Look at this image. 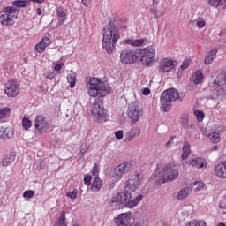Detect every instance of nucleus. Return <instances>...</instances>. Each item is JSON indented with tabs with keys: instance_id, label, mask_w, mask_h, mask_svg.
<instances>
[{
	"instance_id": "9",
	"label": "nucleus",
	"mask_w": 226,
	"mask_h": 226,
	"mask_svg": "<svg viewBox=\"0 0 226 226\" xmlns=\"http://www.w3.org/2000/svg\"><path fill=\"white\" fill-rule=\"evenodd\" d=\"M130 170H132V164L130 162L121 163L114 169L112 181H115V183L121 181V179H123L125 174H128Z\"/></svg>"
},
{
	"instance_id": "57",
	"label": "nucleus",
	"mask_w": 226,
	"mask_h": 226,
	"mask_svg": "<svg viewBox=\"0 0 226 226\" xmlns=\"http://www.w3.org/2000/svg\"><path fill=\"white\" fill-rule=\"evenodd\" d=\"M172 142H174V139H171V140L168 141V142L165 144L166 147H169V145L171 144Z\"/></svg>"
},
{
	"instance_id": "48",
	"label": "nucleus",
	"mask_w": 226,
	"mask_h": 226,
	"mask_svg": "<svg viewBox=\"0 0 226 226\" xmlns=\"http://www.w3.org/2000/svg\"><path fill=\"white\" fill-rule=\"evenodd\" d=\"M223 94H225V90L223 88L217 90V96H223Z\"/></svg>"
},
{
	"instance_id": "1",
	"label": "nucleus",
	"mask_w": 226,
	"mask_h": 226,
	"mask_svg": "<svg viewBox=\"0 0 226 226\" xmlns=\"http://www.w3.org/2000/svg\"><path fill=\"white\" fill-rule=\"evenodd\" d=\"M109 94V88L102 79L93 77L88 80V95L95 99L92 107V116L96 123H105L107 121V112L103 108V96Z\"/></svg>"
},
{
	"instance_id": "23",
	"label": "nucleus",
	"mask_w": 226,
	"mask_h": 226,
	"mask_svg": "<svg viewBox=\"0 0 226 226\" xmlns=\"http://www.w3.org/2000/svg\"><path fill=\"white\" fill-rule=\"evenodd\" d=\"M216 54H218V49H211L205 56V64H211Z\"/></svg>"
},
{
	"instance_id": "42",
	"label": "nucleus",
	"mask_w": 226,
	"mask_h": 226,
	"mask_svg": "<svg viewBox=\"0 0 226 226\" xmlns=\"http://www.w3.org/2000/svg\"><path fill=\"white\" fill-rule=\"evenodd\" d=\"M124 132H123V130L117 131L115 132L116 139H117V140H121V139H123V137L124 135Z\"/></svg>"
},
{
	"instance_id": "47",
	"label": "nucleus",
	"mask_w": 226,
	"mask_h": 226,
	"mask_svg": "<svg viewBox=\"0 0 226 226\" xmlns=\"http://www.w3.org/2000/svg\"><path fill=\"white\" fill-rule=\"evenodd\" d=\"M142 93H143L144 96H149V94H151V90L149 88L146 87L143 89Z\"/></svg>"
},
{
	"instance_id": "34",
	"label": "nucleus",
	"mask_w": 226,
	"mask_h": 226,
	"mask_svg": "<svg viewBox=\"0 0 226 226\" xmlns=\"http://www.w3.org/2000/svg\"><path fill=\"white\" fill-rule=\"evenodd\" d=\"M79 149V156H84L89 151V145L87 143H82Z\"/></svg>"
},
{
	"instance_id": "55",
	"label": "nucleus",
	"mask_w": 226,
	"mask_h": 226,
	"mask_svg": "<svg viewBox=\"0 0 226 226\" xmlns=\"http://www.w3.org/2000/svg\"><path fill=\"white\" fill-rule=\"evenodd\" d=\"M162 15H163V13L159 11V12H156L155 18L162 17Z\"/></svg>"
},
{
	"instance_id": "21",
	"label": "nucleus",
	"mask_w": 226,
	"mask_h": 226,
	"mask_svg": "<svg viewBox=\"0 0 226 226\" xmlns=\"http://www.w3.org/2000/svg\"><path fill=\"white\" fill-rule=\"evenodd\" d=\"M102 186H103V180H102L100 177H95L91 185L92 192H100Z\"/></svg>"
},
{
	"instance_id": "44",
	"label": "nucleus",
	"mask_w": 226,
	"mask_h": 226,
	"mask_svg": "<svg viewBox=\"0 0 226 226\" xmlns=\"http://www.w3.org/2000/svg\"><path fill=\"white\" fill-rule=\"evenodd\" d=\"M190 66V60L186 59L182 63L181 70H186Z\"/></svg>"
},
{
	"instance_id": "18",
	"label": "nucleus",
	"mask_w": 226,
	"mask_h": 226,
	"mask_svg": "<svg viewBox=\"0 0 226 226\" xmlns=\"http://www.w3.org/2000/svg\"><path fill=\"white\" fill-rule=\"evenodd\" d=\"M13 128L11 127H0V139L2 140H8L13 137Z\"/></svg>"
},
{
	"instance_id": "24",
	"label": "nucleus",
	"mask_w": 226,
	"mask_h": 226,
	"mask_svg": "<svg viewBox=\"0 0 226 226\" xmlns=\"http://www.w3.org/2000/svg\"><path fill=\"white\" fill-rule=\"evenodd\" d=\"M202 80H204V74L202 73V72H200V70L196 71L195 73L192 75L193 84L197 86L199 84H201Z\"/></svg>"
},
{
	"instance_id": "49",
	"label": "nucleus",
	"mask_w": 226,
	"mask_h": 226,
	"mask_svg": "<svg viewBox=\"0 0 226 226\" xmlns=\"http://www.w3.org/2000/svg\"><path fill=\"white\" fill-rule=\"evenodd\" d=\"M81 3L84 6H89V4H91V0H81Z\"/></svg>"
},
{
	"instance_id": "32",
	"label": "nucleus",
	"mask_w": 226,
	"mask_h": 226,
	"mask_svg": "<svg viewBox=\"0 0 226 226\" xmlns=\"http://www.w3.org/2000/svg\"><path fill=\"white\" fill-rule=\"evenodd\" d=\"M226 0H208V4L210 6H214L215 8H218V6H222L225 4Z\"/></svg>"
},
{
	"instance_id": "22",
	"label": "nucleus",
	"mask_w": 226,
	"mask_h": 226,
	"mask_svg": "<svg viewBox=\"0 0 226 226\" xmlns=\"http://www.w3.org/2000/svg\"><path fill=\"white\" fill-rule=\"evenodd\" d=\"M56 17H58V26H63L66 22V11L63 9H56Z\"/></svg>"
},
{
	"instance_id": "61",
	"label": "nucleus",
	"mask_w": 226,
	"mask_h": 226,
	"mask_svg": "<svg viewBox=\"0 0 226 226\" xmlns=\"http://www.w3.org/2000/svg\"><path fill=\"white\" fill-rule=\"evenodd\" d=\"M163 226H170V225H169V224H167V223L164 222V223H163Z\"/></svg>"
},
{
	"instance_id": "33",
	"label": "nucleus",
	"mask_w": 226,
	"mask_h": 226,
	"mask_svg": "<svg viewBox=\"0 0 226 226\" xmlns=\"http://www.w3.org/2000/svg\"><path fill=\"white\" fill-rule=\"evenodd\" d=\"M185 226H207L206 222L204 221H197V220H192L189 221Z\"/></svg>"
},
{
	"instance_id": "8",
	"label": "nucleus",
	"mask_w": 226,
	"mask_h": 226,
	"mask_svg": "<svg viewBox=\"0 0 226 226\" xmlns=\"http://www.w3.org/2000/svg\"><path fill=\"white\" fill-rule=\"evenodd\" d=\"M120 61L124 64L139 63V49H124L121 51Z\"/></svg>"
},
{
	"instance_id": "36",
	"label": "nucleus",
	"mask_w": 226,
	"mask_h": 226,
	"mask_svg": "<svg viewBox=\"0 0 226 226\" xmlns=\"http://www.w3.org/2000/svg\"><path fill=\"white\" fill-rule=\"evenodd\" d=\"M196 26L199 27V29L206 27V19L198 18V19H196Z\"/></svg>"
},
{
	"instance_id": "40",
	"label": "nucleus",
	"mask_w": 226,
	"mask_h": 226,
	"mask_svg": "<svg viewBox=\"0 0 226 226\" xmlns=\"http://www.w3.org/2000/svg\"><path fill=\"white\" fill-rule=\"evenodd\" d=\"M77 193H78L77 190L74 189L72 192H67L66 195L70 199L75 200L77 199Z\"/></svg>"
},
{
	"instance_id": "15",
	"label": "nucleus",
	"mask_w": 226,
	"mask_h": 226,
	"mask_svg": "<svg viewBox=\"0 0 226 226\" xmlns=\"http://www.w3.org/2000/svg\"><path fill=\"white\" fill-rule=\"evenodd\" d=\"M15 158H17V153L11 152L8 154H5L0 162V165L2 167H10L13 162H15Z\"/></svg>"
},
{
	"instance_id": "13",
	"label": "nucleus",
	"mask_w": 226,
	"mask_h": 226,
	"mask_svg": "<svg viewBox=\"0 0 226 226\" xmlns=\"http://www.w3.org/2000/svg\"><path fill=\"white\" fill-rule=\"evenodd\" d=\"M176 64H177V62L169 58H164L160 64L159 70L162 73H167V72L174 70V68H176Z\"/></svg>"
},
{
	"instance_id": "25",
	"label": "nucleus",
	"mask_w": 226,
	"mask_h": 226,
	"mask_svg": "<svg viewBox=\"0 0 226 226\" xmlns=\"http://www.w3.org/2000/svg\"><path fill=\"white\" fill-rule=\"evenodd\" d=\"M145 40L144 39H126L124 41V43L126 45H132V47H140L144 43Z\"/></svg>"
},
{
	"instance_id": "51",
	"label": "nucleus",
	"mask_w": 226,
	"mask_h": 226,
	"mask_svg": "<svg viewBox=\"0 0 226 226\" xmlns=\"http://www.w3.org/2000/svg\"><path fill=\"white\" fill-rule=\"evenodd\" d=\"M160 3V0H152L153 6H158V4Z\"/></svg>"
},
{
	"instance_id": "3",
	"label": "nucleus",
	"mask_w": 226,
	"mask_h": 226,
	"mask_svg": "<svg viewBox=\"0 0 226 226\" xmlns=\"http://www.w3.org/2000/svg\"><path fill=\"white\" fill-rule=\"evenodd\" d=\"M121 38L119 28L112 22H109L102 30V47L108 54H112L116 47V43Z\"/></svg>"
},
{
	"instance_id": "52",
	"label": "nucleus",
	"mask_w": 226,
	"mask_h": 226,
	"mask_svg": "<svg viewBox=\"0 0 226 226\" xmlns=\"http://www.w3.org/2000/svg\"><path fill=\"white\" fill-rule=\"evenodd\" d=\"M150 13H153L154 15H156V13H160V11H158L156 9H151Z\"/></svg>"
},
{
	"instance_id": "29",
	"label": "nucleus",
	"mask_w": 226,
	"mask_h": 226,
	"mask_svg": "<svg viewBox=\"0 0 226 226\" xmlns=\"http://www.w3.org/2000/svg\"><path fill=\"white\" fill-rule=\"evenodd\" d=\"M11 109L10 108H4L0 109V121L1 119H6V117H10V114Z\"/></svg>"
},
{
	"instance_id": "28",
	"label": "nucleus",
	"mask_w": 226,
	"mask_h": 226,
	"mask_svg": "<svg viewBox=\"0 0 226 226\" xmlns=\"http://www.w3.org/2000/svg\"><path fill=\"white\" fill-rule=\"evenodd\" d=\"M67 82H69L71 89H73V87H75V84L77 83V76L72 73L69 74L67 76Z\"/></svg>"
},
{
	"instance_id": "41",
	"label": "nucleus",
	"mask_w": 226,
	"mask_h": 226,
	"mask_svg": "<svg viewBox=\"0 0 226 226\" xmlns=\"http://www.w3.org/2000/svg\"><path fill=\"white\" fill-rule=\"evenodd\" d=\"M100 173V168H98V164H94L93 168L92 174L93 176H95V177H99L98 174Z\"/></svg>"
},
{
	"instance_id": "46",
	"label": "nucleus",
	"mask_w": 226,
	"mask_h": 226,
	"mask_svg": "<svg viewBox=\"0 0 226 226\" xmlns=\"http://www.w3.org/2000/svg\"><path fill=\"white\" fill-rule=\"evenodd\" d=\"M64 66V63L61 62L59 64H56L54 67V70L56 72H59V70H61V68H63Z\"/></svg>"
},
{
	"instance_id": "17",
	"label": "nucleus",
	"mask_w": 226,
	"mask_h": 226,
	"mask_svg": "<svg viewBox=\"0 0 226 226\" xmlns=\"http://www.w3.org/2000/svg\"><path fill=\"white\" fill-rule=\"evenodd\" d=\"M188 163L191 165V167H194L195 169H206L207 167V162H206V160L200 157L192 159Z\"/></svg>"
},
{
	"instance_id": "31",
	"label": "nucleus",
	"mask_w": 226,
	"mask_h": 226,
	"mask_svg": "<svg viewBox=\"0 0 226 226\" xmlns=\"http://www.w3.org/2000/svg\"><path fill=\"white\" fill-rule=\"evenodd\" d=\"M22 126H23L24 130H26V132H27V130H29V128H31V126H33V122L27 117H23Z\"/></svg>"
},
{
	"instance_id": "53",
	"label": "nucleus",
	"mask_w": 226,
	"mask_h": 226,
	"mask_svg": "<svg viewBox=\"0 0 226 226\" xmlns=\"http://www.w3.org/2000/svg\"><path fill=\"white\" fill-rule=\"evenodd\" d=\"M36 12H37V15H41V13H43V11L41 10V8H37Z\"/></svg>"
},
{
	"instance_id": "20",
	"label": "nucleus",
	"mask_w": 226,
	"mask_h": 226,
	"mask_svg": "<svg viewBox=\"0 0 226 226\" xmlns=\"http://www.w3.org/2000/svg\"><path fill=\"white\" fill-rule=\"evenodd\" d=\"M215 174L221 179H226V162L216 165L215 168Z\"/></svg>"
},
{
	"instance_id": "45",
	"label": "nucleus",
	"mask_w": 226,
	"mask_h": 226,
	"mask_svg": "<svg viewBox=\"0 0 226 226\" xmlns=\"http://www.w3.org/2000/svg\"><path fill=\"white\" fill-rule=\"evenodd\" d=\"M54 77H56V73H54L53 71H49L46 73V79H48L49 80H52V79H54Z\"/></svg>"
},
{
	"instance_id": "12",
	"label": "nucleus",
	"mask_w": 226,
	"mask_h": 226,
	"mask_svg": "<svg viewBox=\"0 0 226 226\" xmlns=\"http://www.w3.org/2000/svg\"><path fill=\"white\" fill-rule=\"evenodd\" d=\"M35 130H37L38 134L41 135L44 132L49 130V122L43 115H38L34 119Z\"/></svg>"
},
{
	"instance_id": "50",
	"label": "nucleus",
	"mask_w": 226,
	"mask_h": 226,
	"mask_svg": "<svg viewBox=\"0 0 226 226\" xmlns=\"http://www.w3.org/2000/svg\"><path fill=\"white\" fill-rule=\"evenodd\" d=\"M130 226H141V224L139 222H132V221H131Z\"/></svg>"
},
{
	"instance_id": "26",
	"label": "nucleus",
	"mask_w": 226,
	"mask_h": 226,
	"mask_svg": "<svg viewBox=\"0 0 226 226\" xmlns=\"http://www.w3.org/2000/svg\"><path fill=\"white\" fill-rule=\"evenodd\" d=\"M192 153V149L190 148V143L185 141L183 146V154H182V160H186L190 154Z\"/></svg>"
},
{
	"instance_id": "54",
	"label": "nucleus",
	"mask_w": 226,
	"mask_h": 226,
	"mask_svg": "<svg viewBox=\"0 0 226 226\" xmlns=\"http://www.w3.org/2000/svg\"><path fill=\"white\" fill-rule=\"evenodd\" d=\"M182 123H183L184 124H186V123H188V118H187V117H183V118H182Z\"/></svg>"
},
{
	"instance_id": "43",
	"label": "nucleus",
	"mask_w": 226,
	"mask_h": 226,
	"mask_svg": "<svg viewBox=\"0 0 226 226\" xmlns=\"http://www.w3.org/2000/svg\"><path fill=\"white\" fill-rule=\"evenodd\" d=\"M91 179H92V177L91 175H86L85 177H84V183L87 186H89L91 185Z\"/></svg>"
},
{
	"instance_id": "58",
	"label": "nucleus",
	"mask_w": 226,
	"mask_h": 226,
	"mask_svg": "<svg viewBox=\"0 0 226 226\" xmlns=\"http://www.w3.org/2000/svg\"><path fill=\"white\" fill-rule=\"evenodd\" d=\"M217 149H218V146H214V147H213V150H214V151H216Z\"/></svg>"
},
{
	"instance_id": "14",
	"label": "nucleus",
	"mask_w": 226,
	"mask_h": 226,
	"mask_svg": "<svg viewBox=\"0 0 226 226\" xmlns=\"http://www.w3.org/2000/svg\"><path fill=\"white\" fill-rule=\"evenodd\" d=\"M114 222L117 226H130V222H133V218H132V215L124 213L115 217Z\"/></svg>"
},
{
	"instance_id": "62",
	"label": "nucleus",
	"mask_w": 226,
	"mask_h": 226,
	"mask_svg": "<svg viewBox=\"0 0 226 226\" xmlns=\"http://www.w3.org/2000/svg\"><path fill=\"white\" fill-rule=\"evenodd\" d=\"M72 226H79V224H74V225H72Z\"/></svg>"
},
{
	"instance_id": "30",
	"label": "nucleus",
	"mask_w": 226,
	"mask_h": 226,
	"mask_svg": "<svg viewBox=\"0 0 226 226\" xmlns=\"http://www.w3.org/2000/svg\"><path fill=\"white\" fill-rule=\"evenodd\" d=\"M208 139L212 142H215V144L222 140V139L220 138V133H218V132H211V133H209L208 134Z\"/></svg>"
},
{
	"instance_id": "60",
	"label": "nucleus",
	"mask_w": 226,
	"mask_h": 226,
	"mask_svg": "<svg viewBox=\"0 0 226 226\" xmlns=\"http://www.w3.org/2000/svg\"><path fill=\"white\" fill-rule=\"evenodd\" d=\"M24 62H25V63H27V57H26V58L24 59Z\"/></svg>"
},
{
	"instance_id": "4",
	"label": "nucleus",
	"mask_w": 226,
	"mask_h": 226,
	"mask_svg": "<svg viewBox=\"0 0 226 226\" xmlns=\"http://www.w3.org/2000/svg\"><path fill=\"white\" fill-rule=\"evenodd\" d=\"M176 100H179V92L176 88H169L163 91L160 98L161 110L169 112L172 109L171 102H176Z\"/></svg>"
},
{
	"instance_id": "37",
	"label": "nucleus",
	"mask_w": 226,
	"mask_h": 226,
	"mask_svg": "<svg viewBox=\"0 0 226 226\" xmlns=\"http://www.w3.org/2000/svg\"><path fill=\"white\" fill-rule=\"evenodd\" d=\"M34 194H35L34 191L27 190L24 192L23 197L24 199H33V197H34Z\"/></svg>"
},
{
	"instance_id": "59",
	"label": "nucleus",
	"mask_w": 226,
	"mask_h": 226,
	"mask_svg": "<svg viewBox=\"0 0 226 226\" xmlns=\"http://www.w3.org/2000/svg\"><path fill=\"white\" fill-rule=\"evenodd\" d=\"M217 226H226V225L223 222H220Z\"/></svg>"
},
{
	"instance_id": "56",
	"label": "nucleus",
	"mask_w": 226,
	"mask_h": 226,
	"mask_svg": "<svg viewBox=\"0 0 226 226\" xmlns=\"http://www.w3.org/2000/svg\"><path fill=\"white\" fill-rule=\"evenodd\" d=\"M33 1V3H43L45 0H30Z\"/></svg>"
},
{
	"instance_id": "5",
	"label": "nucleus",
	"mask_w": 226,
	"mask_h": 226,
	"mask_svg": "<svg viewBox=\"0 0 226 226\" xmlns=\"http://www.w3.org/2000/svg\"><path fill=\"white\" fill-rule=\"evenodd\" d=\"M138 60L139 63L142 61L147 67L153 66L156 61V49L151 46L138 49Z\"/></svg>"
},
{
	"instance_id": "38",
	"label": "nucleus",
	"mask_w": 226,
	"mask_h": 226,
	"mask_svg": "<svg viewBox=\"0 0 226 226\" xmlns=\"http://www.w3.org/2000/svg\"><path fill=\"white\" fill-rule=\"evenodd\" d=\"M205 186H206V184H204V182H196L194 184V190L196 192H200V190H204Z\"/></svg>"
},
{
	"instance_id": "10",
	"label": "nucleus",
	"mask_w": 226,
	"mask_h": 226,
	"mask_svg": "<svg viewBox=\"0 0 226 226\" xmlns=\"http://www.w3.org/2000/svg\"><path fill=\"white\" fill-rule=\"evenodd\" d=\"M144 110L139 104L132 102L129 105L127 116L131 118V123H139L140 117L143 116Z\"/></svg>"
},
{
	"instance_id": "27",
	"label": "nucleus",
	"mask_w": 226,
	"mask_h": 226,
	"mask_svg": "<svg viewBox=\"0 0 226 226\" xmlns=\"http://www.w3.org/2000/svg\"><path fill=\"white\" fill-rule=\"evenodd\" d=\"M189 195H190V188L185 187V188L182 189L181 191H179L178 195H177V200H183L186 199V197H188Z\"/></svg>"
},
{
	"instance_id": "11",
	"label": "nucleus",
	"mask_w": 226,
	"mask_h": 226,
	"mask_svg": "<svg viewBox=\"0 0 226 226\" xmlns=\"http://www.w3.org/2000/svg\"><path fill=\"white\" fill-rule=\"evenodd\" d=\"M20 92L17 81L11 79L5 84L4 93L8 98H15Z\"/></svg>"
},
{
	"instance_id": "39",
	"label": "nucleus",
	"mask_w": 226,
	"mask_h": 226,
	"mask_svg": "<svg viewBox=\"0 0 226 226\" xmlns=\"http://www.w3.org/2000/svg\"><path fill=\"white\" fill-rule=\"evenodd\" d=\"M194 114H195L198 121H200V122L204 121V112H202L200 110H196V111H194Z\"/></svg>"
},
{
	"instance_id": "16",
	"label": "nucleus",
	"mask_w": 226,
	"mask_h": 226,
	"mask_svg": "<svg viewBox=\"0 0 226 226\" xmlns=\"http://www.w3.org/2000/svg\"><path fill=\"white\" fill-rule=\"evenodd\" d=\"M50 43H52V40H50V38L43 37L41 41L35 45L36 52H38L39 54H41V52H45V49H47V47H49Z\"/></svg>"
},
{
	"instance_id": "19",
	"label": "nucleus",
	"mask_w": 226,
	"mask_h": 226,
	"mask_svg": "<svg viewBox=\"0 0 226 226\" xmlns=\"http://www.w3.org/2000/svg\"><path fill=\"white\" fill-rule=\"evenodd\" d=\"M139 135H140V128L133 127L126 132L124 141L130 142L133 140L135 137H139Z\"/></svg>"
},
{
	"instance_id": "2",
	"label": "nucleus",
	"mask_w": 226,
	"mask_h": 226,
	"mask_svg": "<svg viewBox=\"0 0 226 226\" xmlns=\"http://www.w3.org/2000/svg\"><path fill=\"white\" fill-rule=\"evenodd\" d=\"M140 187V176H132L126 182L124 192H118L115 197L110 200L112 207H117V206H124L129 209L137 207L140 200H142V194L138 195L134 200H132V193L137 192Z\"/></svg>"
},
{
	"instance_id": "35",
	"label": "nucleus",
	"mask_w": 226,
	"mask_h": 226,
	"mask_svg": "<svg viewBox=\"0 0 226 226\" xmlns=\"http://www.w3.org/2000/svg\"><path fill=\"white\" fill-rule=\"evenodd\" d=\"M13 6H18V8H26L27 6V0H15L12 2Z\"/></svg>"
},
{
	"instance_id": "6",
	"label": "nucleus",
	"mask_w": 226,
	"mask_h": 226,
	"mask_svg": "<svg viewBox=\"0 0 226 226\" xmlns=\"http://www.w3.org/2000/svg\"><path fill=\"white\" fill-rule=\"evenodd\" d=\"M162 176L159 179L160 183H167V181H174L179 177V170L176 166V163H168L162 170Z\"/></svg>"
},
{
	"instance_id": "7",
	"label": "nucleus",
	"mask_w": 226,
	"mask_h": 226,
	"mask_svg": "<svg viewBox=\"0 0 226 226\" xmlns=\"http://www.w3.org/2000/svg\"><path fill=\"white\" fill-rule=\"evenodd\" d=\"M17 11H19L17 7H4V14L0 16V24L6 27L14 26L15 19H17V16L15 15Z\"/></svg>"
}]
</instances>
